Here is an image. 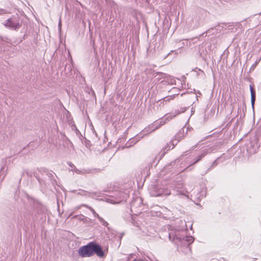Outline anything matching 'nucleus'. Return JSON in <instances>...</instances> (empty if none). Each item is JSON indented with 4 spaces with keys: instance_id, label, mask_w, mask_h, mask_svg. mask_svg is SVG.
Segmentation results:
<instances>
[{
    "instance_id": "ddd939ff",
    "label": "nucleus",
    "mask_w": 261,
    "mask_h": 261,
    "mask_svg": "<svg viewBox=\"0 0 261 261\" xmlns=\"http://www.w3.org/2000/svg\"><path fill=\"white\" fill-rule=\"evenodd\" d=\"M97 215V217L99 219V220H101L102 219L100 217H99L98 215Z\"/></svg>"
},
{
    "instance_id": "0eeeda50",
    "label": "nucleus",
    "mask_w": 261,
    "mask_h": 261,
    "mask_svg": "<svg viewBox=\"0 0 261 261\" xmlns=\"http://www.w3.org/2000/svg\"><path fill=\"white\" fill-rule=\"evenodd\" d=\"M23 30H24V32H26V25L24 24H23Z\"/></svg>"
},
{
    "instance_id": "9d476101",
    "label": "nucleus",
    "mask_w": 261,
    "mask_h": 261,
    "mask_svg": "<svg viewBox=\"0 0 261 261\" xmlns=\"http://www.w3.org/2000/svg\"><path fill=\"white\" fill-rule=\"evenodd\" d=\"M61 22H59V27L60 28H61Z\"/></svg>"
},
{
    "instance_id": "9b49d317",
    "label": "nucleus",
    "mask_w": 261,
    "mask_h": 261,
    "mask_svg": "<svg viewBox=\"0 0 261 261\" xmlns=\"http://www.w3.org/2000/svg\"><path fill=\"white\" fill-rule=\"evenodd\" d=\"M232 43H233V44H235V43H236V39H234V40H233Z\"/></svg>"
},
{
    "instance_id": "2eb2a0df",
    "label": "nucleus",
    "mask_w": 261,
    "mask_h": 261,
    "mask_svg": "<svg viewBox=\"0 0 261 261\" xmlns=\"http://www.w3.org/2000/svg\"><path fill=\"white\" fill-rule=\"evenodd\" d=\"M159 126H155V128L154 129H156Z\"/></svg>"
},
{
    "instance_id": "f03ea898",
    "label": "nucleus",
    "mask_w": 261,
    "mask_h": 261,
    "mask_svg": "<svg viewBox=\"0 0 261 261\" xmlns=\"http://www.w3.org/2000/svg\"><path fill=\"white\" fill-rule=\"evenodd\" d=\"M192 40H189L187 39L180 40L178 41H176L174 47L177 49H183L186 47H189L192 48Z\"/></svg>"
},
{
    "instance_id": "4468645a",
    "label": "nucleus",
    "mask_w": 261,
    "mask_h": 261,
    "mask_svg": "<svg viewBox=\"0 0 261 261\" xmlns=\"http://www.w3.org/2000/svg\"><path fill=\"white\" fill-rule=\"evenodd\" d=\"M240 48V47L238 46V45H237V46L236 47V48Z\"/></svg>"
},
{
    "instance_id": "1a4fd4ad",
    "label": "nucleus",
    "mask_w": 261,
    "mask_h": 261,
    "mask_svg": "<svg viewBox=\"0 0 261 261\" xmlns=\"http://www.w3.org/2000/svg\"><path fill=\"white\" fill-rule=\"evenodd\" d=\"M17 29H18L19 28V22L18 21H17Z\"/></svg>"
},
{
    "instance_id": "423d86ee",
    "label": "nucleus",
    "mask_w": 261,
    "mask_h": 261,
    "mask_svg": "<svg viewBox=\"0 0 261 261\" xmlns=\"http://www.w3.org/2000/svg\"><path fill=\"white\" fill-rule=\"evenodd\" d=\"M186 241L189 244H191V243H192L194 241V238L192 237H191V236L187 237Z\"/></svg>"
},
{
    "instance_id": "f257e3e1",
    "label": "nucleus",
    "mask_w": 261,
    "mask_h": 261,
    "mask_svg": "<svg viewBox=\"0 0 261 261\" xmlns=\"http://www.w3.org/2000/svg\"><path fill=\"white\" fill-rule=\"evenodd\" d=\"M78 253L82 257H89L95 254L99 258H104L106 256L105 251L102 247L94 242H90L80 247Z\"/></svg>"
},
{
    "instance_id": "7ed1b4c3",
    "label": "nucleus",
    "mask_w": 261,
    "mask_h": 261,
    "mask_svg": "<svg viewBox=\"0 0 261 261\" xmlns=\"http://www.w3.org/2000/svg\"><path fill=\"white\" fill-rule=\"evenodd\" d=\"M175 116H176V114L166 116L163 119H162L161 120H160L159 121L155 122L154 124L156 125L159 124L160 126L163 125L165 123H167L168 121H170V120L172 119Z\"/></svg>"
},
{
    "instance_id": "dca6fc26",
    "label": "nucleus",
    "mask_w": 261,
    "mask_h": 261,
    "mask_svg": "<svg viewBox=\"0 0 261 261\" xmlns=\"http://www.w3.org/2000/svg\"><path fill=\"white\" fill-rule=\"evenodd\" d=\"M23 33H24V31H23V32H22L21 33H22V34H21V35H23Z\"/></svg>"
},
{
    "instance_id": "6e6552de",
    "label": "nucleus",
    "mask_w": 261,
    "mask_h": 261,
    "mask_svg": "<svg viewBox=\"0 0 261 261\" xmlns=\"http://www.w3.org/2000/svg\"><path fill=\"white\" fill-rule=\"evenodd\" d=\"M19 3H21V4H22V1H19V2H18V1H17V4L20 5V4H19Z\"/></svg>"
},
{
    "instance_id": "f8f14e48",
    "label": "nucleus",
    "mask_w": 261,
    "mask_h": 261,
    "mask_svg": "<svg viewBox=\"0 0 261 261\" xmlns=\"http://www.w3.org/2000/svg\"><path fill=\"white\" fill-rule=\"evenodd\" d=\"M26 36L25 34H24V35H23V39H24L25 38V36Z\"/></svg>"
},
{
    "instance_id": "20e7f679",
    "label": "nucleus",
    "mask_w": 261,
    "mask_h": 261,
    "mask_svg": "<svg viewBox=\"0 0 261 261\" xmlns=\"http://www.w3.org/2000/svg\"><path fill=\"white\" fill-rule=\"evenodd\" d=\"M5 25L7 27L12 28L14 30L16 29V21L15 19H8Z\"/></svg>"
},
{
    "instance_id": "39448f33",
    "label": "nucleus",
    "mask_w": 261,
    "mask_h": 261,
    "mask_svg": "<svg viewBox=\"0 0 261 261\" xmlns=\"http://www.w3.org/2000/svg\"><path fill=\"white\" fill-rule=\"evenodd\" d=\"M250 92H251V104L252 107L254 106L255 100V93L254 90L253 89V87L250 86Z\"/></svg>"
}]
</instances>
